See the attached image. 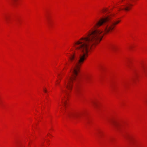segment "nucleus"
<instances>
[{
    "label": "nucleus",
    "mask_w": 147,
    "mask_h": 147,
    "mask_svg": "<svg viewBox=\"0 0 147 147\" xmlns=\"http://www.w3.org/2000/svg\"><path fill=\"white\" fill-rule=\"evenodd\" d=\"M132 5L131 4L128 3H126L125 5H123L124 8L123 9L120 8L119 10H124L126 11H127L129 10L130 9V7Z\"/></svg>",
    "instance_id": "nucleus-5"
},
{
    "label": "nucleus",
    "mask_w": 147,
    "mask_h": 147,
    "mask_svg": "<svg viewBox=\"0 0 147 147\" xmlns=\"http://www.w3.org/2000/svg\"><path fill=\"white\" fill-rule=\"evenodd\" d=\"M125 84H126V83H125V85H124L125 86Z\"/></svg>",
    "instance_id": "nucleus-22"
},
{
    "label": "nucleus",
    "mask_w": 147,
    "mask_h": 147,
    "mask_svg": "<svg viewBox=\"0 0 147 147\" xmlns=\"http://www.w3.org/2000/svg\"><path fill=\"white\" fill-rule=\"evenodd\" d=\"M90 79V77L89 76H86L84 78L85 80L87 82H89Z\"/></svg>",
    "instance_id": "nucleus-7"
},
{
    "label": "nucleus",
    "mask_w": 147,
    "mask_h": 147,
    "mask_svg": "<svg viewBox=\"0 0 147 147\" xmlns=\"http://www.w3.org/2000/svg\"><path fill=\"white\" fill-rule=\"evenodd\" d=\"M92 103L93 106L95 108H96L97 106V103L94 101H92Z\"/></svg>",
    "instance_id": "nucleus-9"
},
{
    "label": "nucleus",
    "mask_w": 147,
    "mask_h": 147,
    "mask_svg": "<svg viewBox=\"0 0 147 147\" xmlns=\"http://www.w3.org/2000/svg\"><path fill=\"white\" fill-rule=\"evenodd\" d=\"M44 91L45 92H47V91L45 89H44Z\"/></svg>",
    "instance_id": "nucleus-14"
},
{
    "label": "nucleus",
    "mask_w": 147,
    "mask_h": 147,
    "mask_svg": "<svg viewBox=\"0 0 147 147\" xmlns=\"http://www.w3.org/2000/svg\"><path fill=\"white\" fill-rule=\"evenodd\" d=\"M127 66H128V67H129V65H127Z\"/></svg>",
    "instance_id": "nucleus-21"
},
{
    "label": "nucleus",
    "mask_w": 147,
    "mask_h": 147,
    "mask_svg": "<svg viewBox=\"0 0 147 147\" xmlns=\"http://www.w3.org/2000/svg\"><path fill=\"white\" fill-rule=\"evenodd\" d=\"M60 82H59L58 83V84H59V83Z\"/></svg>",
    "instance_id": "nucleus-23"
},
{
    "label": "nucleus",
    "mask_w": 147,
    "mask_h": 147,
    "mask_svg": "<svg viewBox=\"0 0 147 147\" xmlns=\"http://www.w3.org/2000/svg\"><path fill=\"white\" fill-rule=\"evenodd\" d=\"M110 123L114 127L116 131H121V127L123 124V122L122 121L118 119H112L110 121Z\"/></svg>",
    "instance_id": "nucleus-3"
},
{
    "label": "nucleus",
    "mask_w": 147,
    "mask_h": 147,
    "mask_svg": "<svg viewBox=\"0 0 147 147\" xmlns=\"http://www.w3.org/2000/svg\"><path fill=\"white\" fill-rule=\"evenodd\" d=\"M142 69L144 71V72L146 74V70H145L144 67H142Z\"/></svg>",
    "instance_id": "nucleus-11"
},
{
    "label": "nucleus",
    "mask_w": 147,
    "mask_h": 147,
    "mask_svg": "<svg viewBox=\"0 0 147 147\" xmlns=\"http://www.w3.org/2000/svg\"><path fill=\"white\" fill-rule=\"evenodd\" d=\"M100 131H98V133H100Z\"/></svg>",
    "instance_id": "nucleus-18"
},
{
    "label": "nucleus",
    "mask_w": 147,
    "mask_h": 147,
    "mask_svg": "<svg viewBox=\"0 0 147 147\" xmlns=\"http://www.w3.org/2000/svg\"><path fill=\"white\" fill-rule=\"evenodd\" d=\"M15 1H17L18 0H14Z\"/></svg>",
    "instance_id": "nucleus-20"
},
{
    "label": "nucleus",
    "mask_w": 147,
    "mask_h": 147,
    "mask_svg": "<svg viewBox=\"0 0 147 147\" xmlns=\"http://www.w3.org/2000/svg\"><path fill=\"white\" fill-rule=\"evenodd\" d=\"M109 49L110 50L115 51L116 49V47L114 45H111L109 47Z\"/></svg>",
    "instance_id": "nucleus-6"
},
{
    "label": "nucleus",
    "mask_w": 147,
    "mask_h": 147,
    "mask_svg": "<svg viewBox=\"0 0 147 147\" xmlns=\"http://www.w3.org/2000/svg\"><path fill=\"white\" fill-rule=\"evenodd\" d=\"M76 94H77V92H76Z\"/></svg>",
    "instance_id": "nucleus-19"
},
{
    "label": "nucleus",
    "mask_w": 147,
    "mask_h": 147,
    "mask_svg": "<svg viewBox=\"0 0 147 147\" xmlns=\"http://www.w3.org/2000/svg\"><path fill=\"white\" fill-rule=\"evenodd\" d=\"M5 19H6V20L7 21V17H5Z\"/></svg>",
    "instance_id": "nucleus-16"
},
{
    "label": "nucleus",
    "mask_w": 147,
    "mask_h": 147,
    "mask_svg": "<svg viewBox=\"0 0 147 147\" xmlns=\"http://www.w3.org/2000/svg\"><path fill=\"white\" fill-rule=\"evenodd\" d=\"M111 18L110 16H108L101 18L97 22L96 21L93 22V27L98 28L102 25L103 29L106 33L112 31L114 28L115 25L119 23L120 21L111 20Z\"/></svg>",
    "instance_id": "nucleus-2"
},
{
    "label": "nucleus",
    "mask_w": 147,
    "mask_h": 147,
    "mask_svg": "<svg viewBox=\"0 0 147 147\" xmlns=\"http://www.w3.org/2000/svg\"><path fill=\"white\" fill-rule=\"evenodd\" d=\"M89 122H90L88 120H87L86 121V123H87V124H88L89 123Z\"/></svg>",
    "instance_id": "nucleus-13"
},
{
    "label": "nucleus",
    "mask_w": 147,
    "mask_h": 147,
    "mask_svg": "<svg viewBox=\"0 0 147 147\" xmlns=\"http://www.w3.org/2000/svg\"><path fill=\"white\" fill-rule=\"evenodd\" d=\"M62 102L63 103V105L64 107L66 105V100H65L64 101L63 98H62Z\"/></svg>",
    "instance_id": "nucleus-10"
},
{
    "label": "nucleus",
    "mask_w": 147,
    "mask_h": 147,
    "mask_svg": "<svg viewBox=\"0 0 147 147\" xmlns=\"http://www.w3.org/2000/svg\"><path fill=\"white\" fill-rule=\"evenodd\" d=\"M48 24H49V25H50V22H49V19L48 18Z\"/></svg>",
    "instance_id": "nucleus-15"
},
{
    "label": "nucleus",
    "mask_w": 147,
    "mask_h": 147,
    "mask_svg": "<svg viewBox=\"0 0 147 147\" xmlns=\"http://www.w3.org/2000/svg\"><path fill=\"white\" fill-rule=\"evenodd\" d=\"M61 91L62 92L65 93L67 95H69L68 92L66 90H64L62 88H61Z\"/></svg>",
    "instance_id": "nucleus-8"
},
{
    "label": "nucleus",
    "mask_w": 147,
    "mask_h": 147,
    "mask_svg": "<svg viewBox=\"0 0 147 147\" xmlns=\"http://www.w3.org/2000/svg\"><path fill=\"white\" fill-rule=\"evenodd\" d=\"M103 35L102 31L100 30L96 29L90 31L86 36L81 38L73 44L78 56L76 57L73 55L69 57L70 62L74 65V66L71 72V76L64 82V86L68 90H71L72 82L76 80L80 66L88 57V52L92 46H95L99 42Z\"/></svg>",
    "instance_id": "nucleus-1"
},
{
    "label": "nucleus",
    "mask_w": 147,
    "mask_h": 147,
    "mask_svg": "<svg viewBox=\"0 0 147 147\" xmlns=\"http://www.w3.org/2000/svg\"><path fill=\"white\" fill-rule=\"evenodd\" d=\"M59 79H61V77H60V76L59 75Z\"/></svg>",
    "instance_id": "nucleus-17"
},
{
    "label": "nucleus",
    "mask_w": 147,
    "mask_h": 147,
    "mask_svg": "<svg viewBox=\"0 0 147 147\" xmlns=\"http://www.w3.org/2000/svg\"><path fill=\"white\" fill-rule=\"evenodd\" d=\"M107 11V9H104L102 10V12H105V11Z\"/></svg>",
    "instance_id": "nucleus-12"
},
{
    "label": "nucleus",
    "mask_w": 147,
    "mask_h": 147,
    "mask_svg": "<svg viewBox=\"0 0 147 147\" xmlns=\"http://www.w3.org/2000/svg\"><path fill=\"white\" fill-rule=\"evenodd\" d=\"M82 115V113L80 112H72L69 113L68 116L70 119H76L80 118Z\"/></svg>",
    "instance_id": "nucleus-4"
}]
</instances>
